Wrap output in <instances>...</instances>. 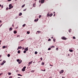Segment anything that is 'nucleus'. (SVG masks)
Returning a JSON list of instances; mask_svg holds the SVG:
<instances>
[{"mask_svg":"<svg viewBox=\"0 0 78 78\" xmlns=\"http://www.w3.org/2000/svg\"><path fill=\"white\" fill-rule=\"evenodd\" d=\"M25 69H26V66H24L23 67V69H22L23 72H24L25 71Z\"/></svg>","mask_w":78,"mask_h":78,"instance_id":"obj_1","label":"nucleus"},{"mask_svg":"<svg viewBox=\"0 0 78 78\" xmlns=\"http://www.w3.org/2000/svg\"><path fill=\"white\" fill-rule=\"evenodd\" d=\"M44 0H41V3H44Z\"/></svg>","mask_w":78,"mask_h":78,"instance_id":"obj_2","label":"nucleus"},{"mask_svg":"<svg viewBox=\"0 0 78 78\" xmlns=\"http://www.w3.org/2000/svg\"><path fill=\"white\" fill-rule=\"evenodd\" d=\"M47 17H49L50 16V13H49V12H48V14H47Z\"/></svg>","mask_w":78,"mask_h":78,"instance_id":"obj_3","label":"nucleus"},{"mask_svg":"<svg viewBox=\"0 0 78 78\" xmlns=\"http://www.w3.org/2000/svg\"><path fill=\"white\" fill-rule=\"evenodd\" d=\"M25 50H26V51H27L28 50V48L27 47L25 49Z\"/></svg>","mask_w":78,"mask_h":78,"instance_id":"obj_4","label":"nucleus"},{"mask_svg":"<svg viewBox=\"0 0 78 78\" xmlns=\"http://www.w3.org/2000/svg\"><path fill=\"white\" fill-rule=\"evenodd\" d=\"M12 27L10 28L9 29V31H12Z\"/></svg>","mask_w":78,"mask_h":78,"instance_id":"obj_5","label":"nucleus"},{"mask_svg":"<svg viewBox=\"0 0 78 78\" xmlns=\"http://www.w3.org/2000/svg\"><path fill=\"white\" fill-rule=\"evenodd\" d=\"M33 63V61H31V62H29V64L30 65V64H31Z\"/></svg>","mask_w":78,"mask_h":78,"instance_id":"obj_6","label":"nucleus"},{"mask_svg":"<svg viewBox=\"0 0 78 78\" xmlns=\"http://www.w3.org/2000/svg\"><path fill=\"white\" fill-rule=\"evenodd\" d=\"M62 39H64V40H66V37H63L62 38Z\"/></svg>","mask_w":78,"mask_h":78,"instance_id":"obj_7","label":"nucleus"},{"mask_svg":"<svg viewBox=\"0 0 78 78\" xmlns=\"http://www.w3.org/2000/svg\"><path fill=\"white\" fill-rule=\"evenodd\" d=\"M39 20L38 19H37V20L35 19L34 21V22H37V21H38V20Z\"/></svg>","mask_w":78,"mask_h":78,"instance_id":"obj_8","label":"nucleus"},{"mask_svg":"<svg viewBox=\"0 0 78 78\" xmlns=\"http://www.w3.org/2000/svg\"><path fill=\"white\" fill-rule=\"evenodd\" d=\"M22 60H21L18 63L19 64H21V63H22Z\"/></svg>","mask_w":78,"mask_h":78,"instance_id":"obj_9","label":"nucleus"},{"mask_svg":"<svg viewBox=\"0 0 78 78\" xmlns=\"http://www.w3.org/2000/svg\"><path fill=\"white\" fill-rule=\"evenodd\" d=\"M53 16V13H51L49 15V17H51Z\"/></svg>","mask_w":78,"mask_h":78,"instance_id":"obj_10","label":"nucleus"},{"mask_svg":"<svg viewBox=\"0 0 78 78\" xmlns=\"http://www.w3.org/2000/svg\"><path fill=\"white\" fill-rule=\"evenodd\" d=\"M22 13H20L19 14V16H22Z\"/></svg>","mask_w":78,"mask_h":78,"instance_id":"obj_11","label":"nucleus"},{"mask_svg":"<svg viewBox=\"0 0 78 78\" xmlns=\"http://www.w3.org/2000/svg\"><path fill=\"white\" fill-rule=\"evenodd\" d=\"M14 34H16V33H17V31H16V30H14Z\"/></svg>","mask_w":78,"mask_h":78,"instance_id":"obj_12","label":"nucleus"},{"mask_svg":"<svg viewBox=\"0 0 78 78\" xmlns=\"http://www.w3.org/2000/svg\"><path fill=\"white\" fill-rule=\"evenodd\" d=\"M30 72L32 73H34V70H32Z\"/></svg>","mask_w":78,"mask_h":78,"instance_id":"obj_13","label":"nucleus"},{"mask_svg":"<svg viewBox=\"0 0 78 78\" xmlns=\"http://www.w3.org/2000/svg\"><path fill=\"white\" fill-rule=\"evenodd\" d=\"M69 51H70V52H72L73 51V50L72 49H69Z\"/></svg>","mask_w":78,"mask_h":78,"instance_id":"obj_14","label":"nucleus"},{"mask_svg":"<svg viewBox=\"0 0 78 78\" xmlns=\"http://www.w3.org/2000/svg\"><path fill=\"white\" fill-rule=\"evenodd\" d=\"M25 4H24L22 6V8H24V7H25Z\"/></svg>","mask_w":78,"mask_h":78,"instance_id":"obj_15","label":"nucleus"},{"mask_svg":"<svg viewBox=\"0 0 78 78\" xmlns=\"http://www.w3.org/2000/svg\"><path fill=\"white\" fill-rule=\"evenodd\" d=\"M18 48L19 49H21V48H22V47L21 46L18 47Z\"/></svg>","mask_w":78,"mask_h":78,"instance_id":"obj_16","label":"nucleus"},{"mask_svg":"<svg viewBox=\"0 0 78 78\" xmlns=\"http://www.w3.org/2000/svg\"><path fill=\"white\" fill-rule=\"evenodd\" d=\"M36 5V4L35 3H34L33 4V7H35V5Z\"/></svg>","mask_w":78,"mask_h":78,"instance_id":"obj_17","label":"nucleus"},{"mask_svg":"<svg viewBox=\"0 0 78 78\" xmlns=\"http://www.w3.org/2000/svg\"><path fill=\"white\" fill-rule=\"evenodd\" d=\"M20 50H19L18 51V53H20Z\"/></svg>","mask_w":78,"mask_h":78,"instance_id":"obj_18","label":"nucleus"},{"mask_svg":"<svg viewBox=\"0 0 78 78\" xmlns=\"http://www.w3.org/2000/svg\"><path fill=\"white\" fill-rule=\"evenodd\" d=\"M18 76H22V75H21V74H18Z\"/></svg>","mask_w":78,"mask_h":78,"instance_id":"obj_19","label":"nucleus"},{"mask_svg":"<svg viewBox=\"0 0 78 78\" xmlns=\"http://www.w3.org/2000/svg\"><path fill=\"white\" fill-rule=\"evenodd\" d=\"M11 56V55H10V54H8L7 55L8 57H9V56Z\"/></svg>","mask_w":78,"mask_h":78,"instance_id":"obj_20","label":"nucleus"},{"mask_svg":"<svg viewBox=\"0 0 78 78\" xmlns=\"http://www.w3.org/2000/svg\"><path fill=\"white\" fill-rule=\"evenodd\" d=\"M55 46H51V48H55Z\"/></svg>","mask_w":78,"mask_h":78,"instance_id":"obj_21","label":"nucleus"},{"mask_svg":"<svg viewBox=\"0 0 78 78\" xmlns=\"http://www.w3.org/2000/svg\"><path fill=\"white\" fill-rule=\"evenodd\" d=\"M9 7H11V6H12V4H9Z\"/></svg>","mask_w":78,"mask_h":78,"instance_id":"obj_22","label":"nucleus"},{"mask_svg":"<svg viewBox=\"0 0 78 78\" xmlns=\"http://www.w3.org/2000/svg\"><path fill=\"white\" fill-rule=\"evenodd\" d=\"M16 61H17V62H19L20 61V60H19V59H17L16 60Z\"/></svg>","mask_w":78,"mask_h":78,"instance_id":"obj_23","label":"nucleus"},{"mask_svg":"<svg viewBox=\"0 0 78 78\" xmlns=\"http://www.w3.org/2000/svg\"><path fill=\"white\" fill-rule=\"evenodd\" d=\"M8 73L9 75H11V73Z\"/></svg>","mask_w":78,"mask_h":78,"instance_id":"obj_24","label":"nucleus"},{"mask_svg":"<svg viewBox=\"0 0 78 78\" xmlns=\"http://www.w3.org/2000/svg\"><path fill=\"white\" fill-rule=\"evenodd\" d=\"M37 33H38V34H39L40 33H41L40 31H37Z\"/></svg>","mask_w":78,"mask_h":78,"instance_id":"obj_25","label":"nucleus"},{"mask_svg":"<svg viewBox=\"0 0 78 78\" xmlns=\"http://www.w3.org/2000/svg\"><path fill=\"white\" fill-rule=\"evenodd\" d=\"M27 33L28 34H30V32H29V31H27Z\"/></svg>","mask_w":78,"mask_h":78,"instance_id":"obj_26","label":"nucleus"},{"mask_svg":"<svg viewBox=\"0 0 78 78\" xmlns=\"http://www.w3.org/2000/svg\"><path fill=\"white\" fill-rule=\"evenodd\" d=\"M25 25H26V24H24L23 25V27H25Z\"/></svg>","mask_w":78,"mask_h":78,"instance_id":"obj_27","label":"nucleus"},{"mask_svg":"<svg viewBox=\"0 0 78 78\" xmlns=\"http://www.w3.org/2000/svg\"><path fill=\"white\" fill-rule=\"evenodd\" d=\"M73 39H76V38L75 37H73Z\"/></svg>","mask_w":78,"mask_h":78,"instance_id":"obj_28","label":"nucleus"},{"mask_svg":"<svg viewBox=\"0 0 78 78\" xmlns=\"http://www.w3.org/2000/svg\"><path fill=\"white\" fill-rule=\"evenodd\" d=\"M5 47L6 46H5L2 47V48H5Z\"/></svg>","mask_w":78,"mask_h":78,"instance_id":"obj_29","label":"nucleus"},{"mask_svg":"<svg viewBox=\"0 0 78 78\" xmlns=\"http://www.w3.org/2000/svg\"><path fill=\"white\" fill-rule=\"evenodd\" d=\"M41 17H42V16L41 15H39V18H41Z\"/></svg>","mask_w":78,"mask_h":78,"instance_id":"obj_30","label":"nucleus"},{"mask_svg":"<svg viewBox=\"0 0 78 78\" xmlns=\"http://www.w3.org/2000/svg\"><path fill=\"white\" fill-rule=\"evenodd\" d=\"M51 50V48H49L48 49V50Z\"/></svg>","mask_w":78,"mask_h":78,"instance_id":"obj_31","label":"nucleus"},{"mask_svg":"<svg viewBox=\"0 0 78 78\" xmlns=\"http://www.w3.org/2000/svg\"><path fill=\"white\" fill-rule=\"evenodd\" d=\"M42 65H43V66L44 65V62H42Z\"/></svg>","mask_w":78,"mask_h":78,"instance_id":"obj_32","label":"nucleus"},{"mask_svg":"<svg viewBox=\"0 0 78 78\" xmlns=\"http://www.w3.org/2000/svg\"><path fill=\"white\" fill-rule=\"evenodd\" d=\"M61 71L62 72V73H63L64 72V70H61Z\"/></svg>","mask_w":78,"mask_h":78,"instance_id":"obj_33","label":"nucleus"},{"mask_svg":"<svg viewBox=\"0 0 78 78\" xmlns=\"http://www.w3.org/2000/svg\"><path fill=\"white\" fill-rule=\"evenodd\" d=\"M35 54H37V51L35 52Z\"/></svg>","mask_w":78,"mask_h":78,"instance_id":"obj_34","label":"nucleus"},{"mask_svg":"<svg viewBox=\"0 0 78 78\" xmlns=\"http://www.w3.org/2000/svg\"><path fill=\"white\" fill-rule=\"evenodd\" d=\"M59 73H60V74H61V73H62V72L61 71H60L59 72Z\"/></svg>","mask_w":78,"mask_h":78,"instance_id":"obj_35","label":"nucleus"},{"mask_svg":"<svg viewBox=\"0 0 78 78\" xmlns=\"http://www.w3.org/2000/svg\"><path fill=\"white\" fill-rule=\"evenodd\" d=\"M26 52H27V51H23L24 53H26Z\"/></svg>","mask_w":78,"mask_h":78,"instance_id":"obj_36","label":"nucleus"},{"mask_svg":"<svg viewBox=\"0 0 78 78\" xmlns=\"http://www.w3.org/2000/svg\"><path fill=\"white\" fill-rule=\"evenodd\" d=\"M3 64H4V63L3 62H2V63L1 64V66H2V65H3Z\"/></svg>","mask_w":78,"mask_h":78,"instance_id":"obj_37","label":"nucleus"},{"mask_svg":"<svg viewBox=\"0 0 78 78\" xmlns=\"http://www.w3.org/2000/svg\"><path fill=\"white\" fill-rule=\"evenodd\" d=\"M56 50H59V49H58V48H56Z\"/></svg>","mask_w":78,"mask_h":78,"instance_id":"obj_38","label":"nucleus"},{"mask_svg":"<svg viewBox=\"0 0 78 78\" xmlns=\"http://www.w3.org/2000/svg\"><path fill=\"white\" fill-rule=\"evenodd\" d=\"M51 41V39H49L48 40V41Z\"/></svg>","mask_w":78,"mask_h":78,"instance_id":"obj_39","label":"nucleus"},{"mask_svg":"<svg viewBox=\"0 0 78 78\" xmlns=\"http://www.w3.org/2000/svg\"><path fill=\"white\" fill-rule=\"evenodd\" d=\"M8 9H9V8H8V7H7L6 9V10H8Z\"/></svg>","mask_w":78,"mask_h":78,"instance_id":"obj_40","label":"nucleus"},{"mask_svg":"<svg viewBox=\"0 0 78 78\" xmlns=\"http://www.w3.org/2000/svg\"><path fill=\"white\" fill-rule=\"evenodd\" d=\"M71 30L70 29L69 30V33H70V31H71Z\"/></svg>","mask_w":78,"mask_h":78,"instance_id":"obj_41","label":"nucleus"},{"mask_svg":"<svg viewBox=\"0 0 78 78\" xmlns=\"http://www.w3.org/2000/svg\"><path fill=\"white\" fill-rule=\"evenodd\" d=\"M26 10H27V9H24L23 10V11H26Z\"/></svg>","mask_w":78,"mask_h":78,"instance_id":"obj_42","label":"nucleus"},{"mask_svg":"<svg viewBox=\"0 0 78 78\" xmlns=\"http://www.w3.org/2000/svg\"><path fill=\"white\" fill-rule=\"evenodd\" d=\"M11 7H10L9 8V9H11Z\"/></svg>","mask_w":78,"mask_h":78,"instance_id":"obj_43","label":"nucleus"},{"mask_svg":"<svg viewBox=\"0 0 78 78\" xmlns=\"http://www.w3.org/2000/svg\"><path fill=\"white\" fill-rule=\"evenodd\" d=\"M3 63H5V62H6V61H3Z\"/></svg>","mask_w":78,"mask_h":78,"instance_id":"obj_44","label":"nucleus"},{"mask_svg":"<svg viewBox=\"0 0 78 78\" xmlns=\"http://www.w3.org/2000/svg\"><path fill=\"white\" fill-rule=\"evenodd\" d=\"M53 41L54 42H55V39H54Z\"/></svg>","mask_w":78,"mask_h":78,"instance_id":"obj_45","label":"nucleus"},{"mask_svg":"<svg viewBox=\"0 0 78 78\" xmlns=\"http://www.w3.org/2000/svg\"><path fill=\"white\" fill-rule=\"evenodd\" d=\"M12 78V76H10L9 78Z\"/></svg>","mask_w":78,"mask_h":78,"instance_id":"obj_46","label":"nucleus"},{"mask_svg":"<svg viewBox=\"0 0 78 78\" xmlns=\"http://www.w3.org/2000/svg\"><path fill=\"white\" fill-rule=\"evenodd\" d=\"M1 8H3V5H2L1 6Z\"/></svg>","mask_w":78,"mask_h":78,"instance_id":"obj_47","label":"nucleus"},{"mask_svg":"<svg viewBox=\"0 0 78 78\" xmlns=\"http://www.w3.org/2000/svg\"><path fill=\"white\" fill-rule=\"evenodd\" d=\"M12 0H8V1L9 2H11V1Z\"/></svg>","mask_w":78,"mask_h":78,"instance_id":"obj_48","label":"nucleus"},{"mask_svg":"<svg viewBox=\"0 0 78 78\" xmlns=\"http://www.w3.org/2000/svg\"><path fill=\"white\" fill-rule=\"evenodd\" d=\"M40 59H41V61H42V58H40Z\"/></svg>","mask_w":78,"mask_h":78,"instance_id":"obj_49","label":"nucleus"},{"mask_svg":"<svg viewBox=\"0 0 78 78\" xmlns=\"http://www.w3.org/2000/svg\"><path fill=\"white\" fill-rule=\"evenodd\" d=\"M70 56V55H69V54H68V55H67V56Z\"/></svg>","mask_w":78,"mask_h":78,"instance_id":"obj_50","label":"nucleus"},{"mask_svg":"<svg viewBox=\"0 0 78 78\" xmlns=\"http://www.w3.org/2000/svg\"><path fill=\"white\" fill-rule=\"evenodd\" d=\"M19 36H20V35H17V37H19Z\"/></svg>","mask_w":78,"mask_h":78,"instance_id":"obj_51","label":"nucleus"},{"mask_svg":"<svg viewBox=\"0 0 78 78\" xmlns=\"http://www.w3.org/2000/svg\"><path fill=\"white\" fill-rule=\"evenodd\" d=\"M44 72H45V69H44V70L43 71Z\"/></svg>","mask_w":78,"mask_h":78,"instance_id":"obj_52","label":"nucleus"},{"mask_svg":"<svg viewBox=\"0 0 78 78\" xmlns=\"http://www.w3.org/2000/svg\"><path fill=\"white\" fill-rule=\"evenodd\" d=\"M50 66H53V65L50 64Z\"/></svg>","mask_w":78,"mask_h":78,"instance_id":"obj_53","label":"nucleus"},{"mask_svg":"<svg viewBox=\"0 0 78 78\" xmlns=\"http://www.w3.org/2000/svg\"><path fill=\"white\" fill-rule=\"evenodd\" d=\"M1 41H0V45H1V43L0 42H1Z\"/></svg>","mask_w":78,"mask_h":78,"instance_id":"obj_54","label":"nucleus"},{"mask_svg":"<svg viewBox=\"0 0 78 78\" xmlns=\"http://www.w3.org/2000/svg\"><path fill=\"white\" fill-rule=\"evenodd\" d=\"M11 8H13V6H12L11 7Z\"/></svg>","mask_w":78,"mask_h":78,"instance_id":"obj_55","label":"nucleus"},{"mask_svg":"<svg viewBox=\"0 0 78 78\" xmlns=\"http://www.w3.org/2000/svg\"><path fill=\"white\" fill-rule=\"evenodd\" d=\"M55 16V14H54V15H53V16Z\"/></svg>","mask_w":78,"mask_h":78,"instance_id":"obj_56","label":"nucleus"},{"mask_svg":"<svg viewBox=\"0 0 78 78\" xmlns=\"http://www.w3.org/2000/svg\"><path fill=\"white\" fill-rule=\"evenodd\" d=\"M19 49L18 48L17 49V50H19Z\"/></svg>","mask_w":78,"mask_h":78,"instance_id":"obj_57","label":"nucleus"},{"mask_svg":"<svg viewBox=\"0 0 78 78\" xmlns=\"http://www.w3.org/2000/svg\"><path fill=\"white\" fill-rule=\"evenodd\" d=\"M39 3H40L41 2V1L39 0Z\"/></svg>","mask_w":78,"mask_h":78,"instance_id":"obj_58","label":"nucleus"},{"mask_svg":"<svg viewBox=\"0 0 78 78\" xmlns=\"http://www.w3.org/2000/svg\"><path fill=\"white\" fill-rule=\"evenodd\" d=\"M55 12H53V14H55Z\"/></svg>","mask_w":78,"mask_h":78,"instance_id":"obj_59","label":"nucleus"},{"mask_svg":"<svg viewBox=\"0 0 78 78\" xmlns=\"http://www.w3.org/2000/svg\"><path fill=\"white\" fill-rule=\"evenodd\" d=\"M2 57V55H0V58H1Z\"/></svg>","mask_w":78,"mask_h":78,"instance_id":"obj_60","label":"nucleus"},{"mask_svg":"<svg viewBox=\"0 0 78 78\" xmlns=\"http://www.w3.org/2000/svg\"><path fill=\"white\" fill-rule=\"evenodd\" d=\"M51 38L52 39H53V37H51Z\"/></svg>","mask_w":78,"mask_h":78,"instance_id":"obj_61","label":"nucleus"},{"mask_svg":"<svg viewBox=\"0 0 78 78\" xmlns=\"http://www.w3.org/2000/svg\"><path fill=\"white\" fill-rule=\"evenodd\" d=\"M0 22H2V21L1 20H0Z\"/></svg>","mask_w":78,"mask_h":78,"instance_id":"obj_62","label":"nucleus"},{"mask_svg":"<svg viewBox=\"0 0 78 78\" xmlns=\"http://www.w3.org/2000/svg\"><path fill=\"white\" fill-rule=\"evenodd\" d=\"M12 26L13 27H14V25L13 24L12 25Z\"/></svg>","mask_w":78,"mask_h":78,"instance_id":"obj_63","label":"nucleus"},{"mask_svg":"<svg viewBox=\"0 0 78 78\" xmlns=\"http://www.w3.org/2000/svg\"><path fill=\"white\" fill-rule=\"evenodd\" d=\"M17 78H20V77H18Z\"/></svg>","mask_w":78,"mask_h":78,"instance_id":"obj_64","label":"nucleus"}]
</instances>
